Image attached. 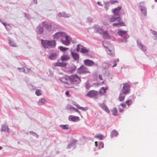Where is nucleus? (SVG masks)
<instances>
[{
  "label": "nucleus",
  "instance_id": "obj_1",
  "mask_svg": "<svg viewBox=\"0 0 157 157\" xmlns=\"http://www.w3.org/2000/svg\"><path fill=\"white\" fill-rule=\"evenodd\" d=\"M121 19L119 16L115 17L114 16H113L110 19V21L112 22L115 21H117L113 24V26H116L117 27L125 26V23L124 22L121 21Z\"/></svg>",
  "mask_w": 157,
  "mask_h": 157
},
{
  "label": "nucleus",
  "instance_id": "obj_2",
  "mask_svg": "<svg viewBox=\"0 0 157 157\" xmlns=\"http://www.w3.org/2000/svg\"><path fill=\"white\" fill-rule=\"evenodd\" d=\"M41 44L45 48H50L54 47L56 46V42L55 40H41Z\"/></svg>",
  "mask_w": 157,
  "mask_h": 157
},
{
  "label": "nucleus",
  "instance_id": "obj_3",
  "mask_svg": "<svg viewBox=\"0 0 157 157\" xmlns=\"http://www.w3.org/2000/svg\"><path fill=\"white\" fill-rule=\"evenodd\" d=\"M62 43L66 46L69 45L71 41V38L69 36L66 35L65 33L61 39Z\"/></svg>",
  "mask_w": 157,
  "mask_h": 157
},
{
  "label": "nucleus",
  "instance_id": "obj_4",
  "mask_svg": "<svg viewBox=\"0 0 157 157\" xmlns=\"http://www.w3.org/2000/svg\"><path fill=\"white\" fill-rule=\"evenodd\" d=\"M130 85L128 83L126 82L124 83L122 90L123 93L125 95L128 94L130 91Z\"/></svg>",
  "mask_w": 157,
  "mask_h": 157
},
{
  "label": "nucleus",
  "instance_id": "obj_5",
  "mask_svg": "<svg viewBox=\"0 0 157 157\" xmlns=\"http://www.w3.org/2000/svg\"><path fill=\"white\" fill-rule=\"evenodd\" d=\"M81 79L77 75H73L70 76V82L75 84L79 83Z\"/></svg>",
  "mask_w": 157,
  "mask_h": 157
},
{
  "label": "nucleus",
  "instance_id": "obj_6",
  "mask_svg": "<svg viewBox=\"0 0 157 157\" xmlns=\"http://www.w3.org/2000/svg\"><path fill=\"white\" fill-rule=\"evenodd\" d=\"M60 82L65 84L69 85V83L67 81H69L70 82V76L65 75L60 78Z\"/></svg>",
  "mask_w": 157,
  "mask_h": 157
},
{
  "label": "nucleus",
  "instance_id": "obj_7",
  "mask_svg": "<svg viewBox=\"0 0 157 157\" xmlns=\"http://www.w3.org/2000/svg\"><path fill=\"white\" fill-rule=\"evenodd\" d=\"M98 94V92L95 90H91L89 91L87 94H86V96L90 98H93L96 97Z\"/></svg>",
  "mask_w": 157,
  "mask_h": 157
},
{
  "label": "nucleus",
  "instance_id": "obj_8",
  "mask_svg": "<svg viewBox=\"0 0 157 157\" xmlns=\"http://www.w3.org/2000/svg\"><path fill=\"white\" fill-rule=\"evenodd\" d=\"M78 71L79 73L86 74L90 73L88 68L83 66H81L78 68Z\"/></svg>",
  "mask_w": 157,
  "mask_h": 157
},
{
  "label": "nucleus",
  "instance_id": "obj_9",
  "mask_svg": "<svg viewBox=\"0 0 157 157\" xmlns=\"http://www.w3.org/2000/svg\"><path fill=\"white\" fill-rule=\"evenodd\" d=\"M43 27L48 31H50L52 30V25L51 24L48 23L46 21H43L42 23Z\"/></svg>",
  "mask_w": 157,
  "mask_h": 157
},
{
  "label": "nucleus",
  "instance_id": "obj_10",
  "mask_svg": "<svg viewBox=\"0 0 157 157\" xmlns=\"http://www.w3.org/2000/svg\"><path fill=\"white\" fill-rule=\"evenodd\" d=\"M83 62L85 65L89 67H91L93 65H96L93 61L89 59L85 60Z\"/></svg>",
  "mask_w": 157,
  "mask_h": 157
},
{
  "label": "nucleus",
  "instance_id": "obj_11",
  "mask_svg": "<svg viewBox=\"0 0 157 157\" xmlns=\"http://www.w3.org/2000/svg\"><path fill=\"white\" fill-rule=\"evenodd\" d=\"M64 33H65L63 32L57 33L53 35V38L56 39H58L61 37L62 38Z\"/></svg>",
  "mask_w": 157,
  "mask_h": 157
},
{
  "label": "nucleus",
  "instance_id": "obj_12",
  "mask_svg": "<svg viewBox=\"0 0 157 157\" xmlns=\"http://www.w3.org/2000/svg\"><path fill=\"white\" fill-rule=\"evenodd\" d=\"M70 58V56L68 54H63L61 57L62 61H66L68 60Z\"/></svg>",
  "mask_w": 157,
  "mask_h": 157
},
{
  "label": "nucleus",
  "instance_id": "obj_13",
  "mask_svg": "<svg viewBox=\"0 0 157 157\" xmlns=\"http://www.w3.org/2000/svg\"><path fill=\"white\" fill-rule=\"evenodd\" d=\"M121 9V6H119L116 8H115L114 9L113 11V14L115 15H118L119 13H120Z\"/></svg>",
  "mask_w": 157,
  "mask_h": 157
},
{
  "label": "nucleus",
  "instance_id": "obj_14",
  "mask_svg": "<svg viewBox=\"0 0 157 157\" xmlns=\"http://www.w3.org/2000/svg\"><path fill=\"white\" fill-rule=\"evenodd\" d=\"M101 108L105 110L106 113H109V110L107 107V106L104 104L102 103L101 105Z\"/></svg>",
  "mask_w": 157,
  "mask_h": 157
},
{
  "label": "nucleus",
  "instance_id": "obj_15",
  "mask_svg": "<svg viewBox=\"0 0 157 157\" xmlns=\"http://www.w3.org/2000/svg\"><path fill=\"white\" fill-rule=\"evenodd\" d=\"M67 65V64L66 63L63 62H57L55 63V66H59L60 67H65Z\"/></svg>",
  "mask_w": 157,
  "mask_h": 157
},
{
  "label": "nucleus",
  "instance_id": "obj_16",
  "mask_svg": "<svg viewBox=\"0 0 157 157\" xmlns=\"http://www.w3.org/2000/svg\"><path fill=\"white\" fill-rule=\"evenodd\" d=\"M71 55L74 60H78L79 59V56L78 54L72 52Z\"/></svg>",
  "mask_w": 157,
  "mask_h": 157
},
{
  "label": "nucleus",
  "instance_id": "obj_17",
  "mask_svg": "<svg viewBox=\"0 0 157 157\" xmlns=\"http://www.w3.org/2000/svg\"><path fill=\"white\" fill-rule=\"evenodd\" d=\"M107 87H102L100 89L99 93L101 94H103L106 93V91L107 90Z\"/></svg>",
  "mask_w": 157,
  "mask_h": 157
},
{
  "label": "nucleus",
  "instance_id": "obj_18",
  "mask_svg": "<svg viewBox=\"0 0 157 157\" xmlns=\"http://www.w3.org/2000/svg\"><path fill=\"white\" fill-rule=\"evenodd\" d=\"M70 117L71 120L74 122L78 121L79 120V117L77 116H70Z\"/></svg>",
  "mask_w": 157,
  "mask_h": 157
},
{
  "label": "nucleus",
  "instance_id": "obj_19",
  "mask_svg": "<svg viewBox=\"0 0 157 157\" xmlns=\"http://www.w3.org/2000/svg\"><path fill=\"white\" fill-rule=\"evenodd\" d=\"M69 71L70 72H72L76 69V67L74 66H69Z\"/></svg>",
  "mask_w": 157,
  "mask_h": 157
},
{
  "label": "nucleus",
  "instance_id": "obj_20",
  "mask_svg": "<svg viewBox=\"0 0 157 157\" xmlns=\"http://www.w3.org/2000/svg\"><path fill=\"white\" fill-rule=\"evenodd\" d=\"M57 56V55L56 54H51L50 56L49 57V58L51 60H54L55 59Z\"/></svg>",
  "mask_w": 157,
  "mask_h": 157
},
{
  "label": "nucleus",
  "instance_id": "obj_21",
  "mask_svg": "<svg viewBox=\"0 0 157 157\" xmlns=\"http://www.w3.org/2000/svg\"><path fill=\"white\" fill-rule=\"evenodd\" d=\"M103 34V36L105 39L109 38V35L107 33L106 31H104L102 33Z\"/></svg>",
  "mask_w": 157,
  "mask_h": 157
},
{
  "label": "nucleus",
  "instance_id": "obj_22",
  "mask_svg": "<svg viewBox=\"0 0 157 157\" xmlns=\"http://www.w3.org/2000/svg\"><path fill=\"white\" fill-rule=\"evenodd\" d=\"M1 129L4 132H8L9 128L8 126L6 125H3Z\"/></svg>",
  "mask_w": 157,
  "mask_h": 157
},
{
  "label": "nucleus",
  "instance_id": "obj_23",
  "mask_svg": "<svg viewBox=\"0 0 157 157\" xmlns=\"http://www.w3.org/2000/svg\"><path fill=\"white\" fill-rule=\"evenodd\" d=\"M108 49V54L111 56H113L114 55V50L113 48L111 49Z\"/></svg>",
  "mask_w": 157,
  "mask_h": 157
},
{
  "label": "nucleus",
  "instance_id": "obj_24",
  "mask_svg": "<svg viewBox=\"0 0 157 157\" xmlns=\"http://www.w3.org/2000/svg\"><path fill=\"white\" fill-rule=\"evenodd\" d=\"M140 9L142 12L145 15H146V10L145 7H141L140 8Z\"/></svg>",
  "mask_w": 157,
  "mask_h": 157
},
{
  "label": "nucleus",
  "instance_id": "obj_25",
  "mask_svg": "<svg viewBox=\"0 0 157 157\" xmlns=\"http://www.w3.org/2000/svg\"><path fill=\"white\" fill-rule=\"evenodd\" d=\"M58 15L59 17H68L67 14L64 12L60 13L58 14Z\"/></svg>",
  "mask_w": 157,
  "mask_h": 157
},
{
  "label": "nucleus",
  "instance_id": "obj_26",
  "mask_svg": "<svg viewBox=\"0 0 157 157\" xmlns=\"http://www.w3.org/2000/svg\"><path fill=\"white\" fill-rule=\"evenodd\" d=\"M9 43L10 45L13 47H17V46L15 43L13 41H11V40H9Z\"/></svg>",
  "mask_w": 157,
  "mask_h": 157
},
{
  "label": "nucleus",
  "instance_id": "obj_27",
  "mask_svg": "<svg viewBox=\"0 0 157 157\" xmlns=\"http://www.w3.org/2000/svg\"><path fill=\"white\" fill-rule=\"evenodd\" d=\"M118 98L120 101H123L124 100L125 98V96H123L121 94H120Z\"/></svg>",
  "mask_w": 157,
  "mask_h": 157
},
{
  "label": "nucleus",
  "instance_id": "obj_28",
  "mask_svg": "<svg viewBox=\"0 0 157 157\" xmlns=\"http://www.w3.org/2000/svg\"><path fill=\"white\" fill-rule=\"evenodd\" d=\"M80 52L82 53H88V51L86 48L83 47L81 48Z\"/></svg>",
  "mask_w": 157,
  "mask_h": 157
},
{
  "label": "nucleus",
  "instance_id": "obj_29",
  "mask_svg": "<svg viewBox=\"0 0 157 157\" xmlns=\"http://www.w3.org/2000/svg\"><path fill=\"white\" fill-rule=\"evenodd\" d=\"M113 114L114 116H116L117 114V111L116 108H113L112 110Z\"/></svg>",
  "mask_w": 157,
  "mask_h": 157
},
{
  "label": "nucleus",
  "instance_id": "obj_30",
  "mask_svg": "<svg viewBox=\"0 0 157 157\" xmlns=\"http://www.w3.org/2000/svg\"><path fill=\"white\" fill-rule=\"evenodd\" d=\"M118 135V133L117 131L115 130H113L111 133V136L112 137L117 136Z\"/></svg>",
  "mask_w": 157,
  "mask_h": 157
},
{
  "label": "nucleus",
  "instance_id": "obj_31",
  "mask_svg": "<svg viewBox=\"0 0 157 157\" xmlns=\"http://www.w3.org/2000/svg\"><path fill=\"white\" fill-rule=\"evenodd\" d=\"M60 127L63 129H69V125L67 124L61 125Z\"/></svg>",
  "mask_w": 157,
  "mask_h": 157
},
{
  "label": "nucleus",
  "instance_id": "obj_32",
  "mask_svg": "<svg viewBox=\"0 0 157 157\" xmlns=\"http://www.w3.org/2000/svg\"><path fill=\"white\" fill-rule=\"evenodd\" d=\"M60 50L62 52H64L69 49L68 48L63 47L62 46H60L59 47Z\"/></svg>",
  "mask_w": 157,
  "mask_h": 157
},
{
  "label": "nucleus",
  "instance_id": "obj_33",
  "mask_svg": "<svg viewBox=\"0 0 157 157\" xmlns=\"http://www.w3.org/2000/svg\"><path fill=\"white\" fill-rule=\"evenodd\" d=\"M126 33V32L125 31H122L119 30L118 32V34L119 35L123 36V35H125Z\"/></svg>",
  "mask_w": 157,
  "mask_h": 157
},
{
  "label": "nucleus",
  "instance_id": "obj_34",
  "mask_svg": "<svg viewBox=\"0 0 157 157\" xmlns=\"http://www.w3.org/2000/svg\"><path fill=\"white\" fill-rule=\"evenodd\" d=\"M38 32L39 34H41L44 31V29L43 28L41 27H39L38 28Z\"/></svg>",
  "mask_w": 157,
  "mask_h": 157
},
{
  "label": "nucleus",
  "instance_id": "obj_35",
  "mask_svg": "<svg viewBox=\"0 0 157 157\" xmlns=\"http://www.w3.org/2000/svg\"><path fill=\"white\" fill-rule=\"evenodd\" d=\"M95 138H98L99 140H101L103 138V136L101 134H98L95 136Z\"/></svg>",
  "mask_w": 157,
  "mask_h": 157
},
{
  "label": "nucleus",
  "instance_id": "obj_36",
  "mask_svg": "<svg viewBox=\"0 0 157 157\" xmlns=\"http://www.w3.org/2000/svg\"><path fill=\"white\" fill-rule=\"evenodd\" d=\"M36 94L37 96H40L42 94L41 93V90L39 89L37 90L36 91Z\"/></svg>",
  "mask_w": 157,
  "mask_h": 157
},
{
  "label": "nucleus",
  "instance_id": "obj_37",
  "mask_svg": "<svg viewBox=\"0 0 157 157\" xmlns=\"http://www.w3.org/2000/svg\"><path fill=\"white\" fill-rule=\"evenodd\" d=\"M138 45H140V47L142 49L143 51H145L146 50L145 47L143 45V44H141L140 43L138 44Z\"/></svg>",
  "mask_w": 157,
  "mask_h": 157
},
{
  "label": "nucleus",
  "instance_id": "obj_38",
  "mask_svg": "<svg viewBox=\"0 0 157 157\" xmlns=\"http://www.w3.org/2000/svg\"><path fill=\"white\" fill-rule=\"evenodd\" d=\"M125 103L127 104V105L129 106L131 105L132 103V101L131 100H128L126 101L125 102Z\"/></svg>",
  "mask_w": 157,
  "mask_h": 157
},
{
  "label": "nucleus",
  "instance_id": "obj_39",
  "mask_svg": "<svg viewBox=\"0 0 157 157\" xmlns=\"http://www.w3.org/2000/svg\"><path fill=\"white\" fill-rule=\"evenodd\" d=\"M90 87H91V86H90V85L89 84V82H87L86 83L85 87L86 89H88Z\"/></svg>",
  "mask_w": 157,
  "mask_h": 157
},
{
  "label": "nucleus",
  "instance_id": "obj_40",
  "mask_svg": "<svg viewBox=\"0 0 157 157\" xmlns=\"http://www.w3.org/2000/svg\"><path fill=\"white\" fill-rule=\"evenodd\" d=\"M97 31L100 34H102L104 32L103 29L101 28H98V29Z\"/></svg>",
  "mask_w": 157,
  "mask_h": 157
},
{
  "label": "nucleus",
  "instance_id": "obj_41",
  "mask_svg": "<svg viewBox=\"0 0 157 157\" xmlns=\"http://www.w3.org/2000/svg\"><path fill=\"white\" fill-rule=\"evenodd\" d=\"M119 61V59H117L116 61H115L114 62V64L113 66V67H116L117 65V63H116L117 62H118Z\"/></svg>",
  "mask_w": 157,
  "mask_h": 157
},
{
  "label": "nucleus",
  "instance_id": "obj_42",
  "mask_svg": "<svg viewBox=\"0 0 157 157\" xmlns=\"http://www.w3.org/2000/svg\"><path fill=\"white\" fill-rule=\"evenodd\" d=\"M77 107L78 108H79V109H81L82 110H85V109L86 110L88 109L87 108V107H85V108H84L82 107H80L79 106H77Z\"/></svg>",
  "mask_w": 157,
  "mask_h": 157
},
{
  "label": "nucleus",
  "instance_id": "obj_43",
  "mask_svg": "<svg viewBox=\"0 0 157 157\" xmlns=\"http://www.w3.org/2000/svg\"><path fill=\"white\" fill-rule=\"evenodd\" d=\"M99 145L100 147L102 148L104 147V145L103 143L102 142H101L99 143Z\"/></svg>",
  "mask_w": 157,
  "mask_h": 157
},
{
  "label": "nucleus",
  "instance_id": "obj_44",
  "mask_svg": "<svg viewBox=\"0 0 157 157\" xmlns=\"http://www.w3.org/2000/svg\"><path fill=\"white\" fill-rule=\"evenodd\" d=\"M40 102L42 104H44L45 102V100L44 98H42L40 99Z\"/></svg>",
  "mask_w": 157,
  "mask_h": 157
},
{
  "label": "nucleus",
  "instance_id": "obj_45",
  "mask_svg": "<svg viewBox=\"0 0 157 157\" xmlns=\"http://www.w3.org/2000/svg\"><path fill=\"white\" fill-rule=\"evenodd\" d=\"M80 46H81V45H80L79 44H78L77 45V50H76L77 51V52H79V51L80 49Z\"/></svg>",
  "mask_w": 157,
  "mask_h": 157
},
{
  "label": "nucleus",
  "instance_id": "obj_46",
  "mask_svg": "<svg viewBox=\"0 0 157 157\" xmlns=\"http://www.w3.org/2000/svg\"><path fill=\"white\" fill-rule=\"evenodd\" d=\"M120 105L122 107L124 108H125L126 107V105L125 104L121 103L120 104Z\"/></svg>",
  "mask_w": 157,
  "mask_h": 157
},
{
  "label": "nucleus",
  "instance_id": "obj_47",
  "mask_svg": "<svg viewBox=\"0 0 157 157\" xmlns=\"http://www.w3.org/2000/svg\"><path fill=\"white\" fill-rule=\"evenodd\" d=\"M71 108L72 109H73V110H75V111L76 112H77L78 113H80V112L77 109H76L75 108L72 107Z\"/></svg>",
  "mask_w": 157,
  "mask_h": 157
},
{
  "label": "nucleus",
  "instance_id": "obj_48",
  "mask_svg": "<svg viewBox=\"0 0 157 157\" xmlns=\"http://www.w3.org/2000/svg\"><path fill=\"white\" fill-rule=\"evenodd\" d=\"M99 78L101 80H102L103 78L102 76L101 75H99Z\"/></svg>",
  "mask_w": 157,
  "mask_h": 157
},
{
  "label": "nucleus",
  "instance_id": "obj_49",
  "mask_svg": "<svg viewBox=\"0 0 157 157\" xmlns=\"http://www.w3.org/2000/svg\"><path fill=\"white\" fill-rule=\"evenodd\" d=\"M117 1H110V2L112 4H113L115 2H117Z\"/></svg>",
  "mask_w": 157,
  "mask_h": 157
},
{
  "label": "nucleus",
  "instance_id": "obj_50",
  "mask_svg": "<svg viewBox=\"0 0 157 157\" xmlns=\"http://www.w3.org/2000/svg\"><path fill=\"white\" fill-rule=\"evenodd\" d=\"M109 7V6L108 5H106L105 6V9L106 10H108Z\"/></svg>",
  "mask_w": 157,
  "mask_h": 157
},
{
  "label": "nucleus",
  "instance_id": "obj_51",
  "mask_svg": "<svg viewBox=\"0 0 157 157\" xmlns=\"http://www.w3.org/2000/svg\"><path fill=\"white\" fill-rule=\"evenodd\" d=\"M65 94L67 95H69V92L68 91H67L66 92Z\"/></svg>",
  "mask_w": 157,
  "mask_h": 157
},
{
  "label": "nucleus",
  "instance_id": "obj_52",
  "mask_svg": "<svg viewBox=\"0 0 157 157\" xmlns=\"http://www.w3.org/2000/svg\"><path fill=\"white\" fill-rule=\"evenodd\" d=\"M95 145L96 147H97L98 146V142L97 141H95Z\"/></svg>",
  "mask_w": 157,
  "mask_h": 157
},
{
  "label": "nucleus",
  "instance_id": "obj_53",
  "mask_svg": "<svg viewBox=\"0 0 157 157\" xmlns=\"http://www.w3.org/2000/svg\"><path fill=\"white\" fill-rule=\"evenodd\" d=\"M98 3V4L99 6H102L101 4V3L100 2H98V3Z\"/></svg>",
  "mask_w": 157,
  "mask_h": 157
},
{
  "label": "nucleus",
  "instance_id": "obj_54",
  "mask_svg": "<svg viewBox=\"0 0 157 157\" xmlns=\"http://www.w3.org/2000/svg\"><path fill=\"white\" fill-rule=\"evenodd\" d=\"M119 110L120 112H122L124 110V109H119Z\"/></svg>",
  "mask_w": 157,
  "mask_h": 157
},
{
  "label": "nucleus",
  "instance_id": "obj_55",
  "mask_svg": "<svg viewBox=\"0 0 157 157\" xmlns=\"http://www.w3.org/2000/svg\"><path fill=\"white\" fill-rule=\"evenodd\" d=\"M34 2H35L36 3H37V0H33Z\"/></svg>",
  "mask_w": 157,
  "mask_h": 157
},
{
  "label": "nucleus",
  "instance_id": "obj_56",
  "mask_svg": "<svg viewBox=\"0 0 157 157\" xmlns=\"http://www.w3.org/2000/svg\"><path fill=\"white\" fill-rule=\"evenodd\" d=\"M75 105L77 106H77H79L78 105V104H77V105H76V104H74Z\"/></svg>",
  "mask_w": 157,
  "mask_h": 157
},
{
  "label": "nucleus",
  "instance_id": "obj_57",
  "mask_svg": "<svg viewBox=\"0 0 157 157\" xmlns=\"http://www.w3.org/2000/svg\"><path fill=\"white\" fill-rule=\"evenodd\" d=\"M154 1L155 2H157V0H154Z\"/></svg>",
  "mask_w": 157,
  "mask_h": 157
},
{
  "label": "nucleus",
  "instance_id": "obj_58",
  "mask_svg": "<svg viewBox=\"0 0 157 157\" xmlns=\"http://www.w3.org/2000/svg\"><path fill=\"white\" fill-rule=\"evenodd\" d=\"M23 69H24V68H21V70H23Z\"/></svg>",
  "mask_w": 157,
  "mask_h": 157
},
{
  "label": "nucleus",
  "instance_id": "obj_59",
  "mask_svg": "<svg viewBox=\"0 0 157 157\" xmlns=\"http://www.w3.org/2000/svg\"><path fill=\"white\" fill-rule=\"evenodd\" d=\"M2 148V147H0V150H1Z\"/></svg>",
  "mask_w": 157,
  "mask_h": 157
},
{
  "label": "nucleus",
  "instance_id": "obj_60",
  "mask_svg": "<svg viewBox=\"0 0 157 157\" xmlns=\"http://www.w3.org/2000/svg\"><path fill=\"white\" fill-rule=\"evenodd\" d=\"M102 83L103 84H104V81H103V82H102Z\"/></svg>",
  "mask_w": 157,
  "mask_h": 157
},
{
  "label": "nucleus",
  "instance_id": "obj_61",
  "mask_svg": "<svg viewBox=\"0 0 157 157\" xmlns=\"http://www.w3.org/2000/svg\"><path fill=\"white\" fill-rule=\"evenodd\" d=\"M72 144V143H70L69 144V145H71V144Z\"/></svg>",
  "mask_w": 157,
  "mask_h": 157
},
{
  "label": "nucleus",
  "instance_id": "obj_62",
  "mask_svg": "<svg viewBox=\"0 0 157 157\" xmlns=\"http://www.w3.org/2000/svg\"><path fill=\"white\" fill-rule=\"evenodd\" d=\"M39 105H40V103H39Z\"/></svg>",
  "mask_w": 157,
  "mask_h": 157
}]
</instances>
